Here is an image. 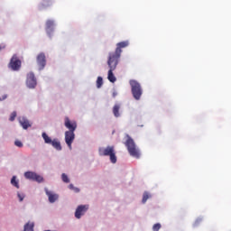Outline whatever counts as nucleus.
I'll list each match as a JSON object with an SVG mask.
<instances>
[{
	"label": "nucleus",
	"instance_id": "1",
	"mask_svg": "<svg viewBox=\"0 0 231 231\" xmlns=\"http://www.w3.org/2000/svg\"><path fill=\"white\" fill-rule=\"evenodd\" d=\"M99 156H109L111 163H116V152H115V146L108 145L98 148Z\"/></svg>",
	"mask_w": 231,
	"mask_h": 231
},
{
	"label": "nucleus",
	"instance_id": "2",
	"mask_svg": "<svg viewBox=\"0 0 231 231\" xmlns=\"http://www.w3.org/2000/svg\"><path fill=\"white\" fill-rule=\"evenodd\" d=\"M127 140L125 143V147L127 148V151L130 154V156H133V158H140V151L138 148H136V143H134V140L129 136V134H126Z\"/></svg>",
	"mask_w": 231,
	"mask_h": 231
},
{
	"label": "nucleus",
	"instance_id": "3",
	"mask_svg": "<svg viewBox=\"0 0 231 231\" xmlns=\"http://www.w3.org/2000/svg\"><path fill=\"white\" fill-rule=\"evenodd\" d=\"M129 84L131 86V91L134 98L135 100H140L142 98V95L143 94V90L142 89V85L135 79H131L129 81Z\"/></svg>",
	"mask_w": 231,
	"mask_h": 231
},
{
	"label": "nucleus",
	"instance_id": "4",
	"mask_svg": "<svg viewBox=\"0 0 231 231\" xmlns=\"http://www.w3.org/2000/svg\"><path fill=\"white\" fill-rule=\"evenodd\" d=\"M42 138H43V142L47 145H51L56 151H62V145L60 144V141H59L57 138L51 139V137L48 136V134H46V132H43L42 134Z\"/></svg>",
	"mask_w": 231,
	"mask_h": 231
},
{
	"label": "nucleus",
	"instance_id": "5",
	"mask_svg": "<svg viewBox=\"0 0 231 231\" xmlns=\"http://www.w3.org/2000/svg\"><path fill=\"white\" fill-rule=\"evenodd\" d=\"M129 46V42H121L117 43V47L115 52H109L108 59H112L114 60H117L119 62L120 57L122 55V48H127Z\"/></svg>",
	"mask_w": 231,
	"mask_h": 231
},
{
	"label": "nucleus",
	"instance_id": "6",
	"mask_svg": "<svg viewBox=\"0 0 231 231\" xmlns=\"http://www.w3.org/2000/svg\"><path fill=\"white\" fill-rule=\"evenodd\" d=\"M107 66L109 68L107 79L109 82H112L113 84H115V82H116V77H115V74L113 73V71L116 69V67L118 66V60L108 58Z\"/></svg>",
	"mask_w": 231,
	"mask_h": 231
},
{
	"label": "nucleus",
	"instance_id": "7",
	"mask_svg": "<svg viewBox=\"0 0 231 231\" xmlns=\"http://www.w3.org/2000/svg\"><path fill=\"white\" fill-rule=\"evenodd\" d=\"M23 176L25 180H30V181H36L37 183H42L44 181V177L37 174L35 171H25Z\"/></svg>",
	"mask_w": 231,
	"mask_h": 231
},
{
	"label": "nucleus",
	"instance_id": "8",
	"mask_svg": "<svg viewBox=\"0 0 231 231\" xmlns=\"http://www.w3.org/2000/svg\"><path fill=\"white\" fill-rule=\"evenodd\" d=\"M21 64H22L21 60H19L17 55L14 54L10 60L8 68H10L12 71H19V69H21Z\"/></svg>",
	"mask_w": 231,
	"mask_h": 231
},
{
	"label": "nucleus",
	"instance_id": "9",
	"mask_svg": "<svg viewBox=\"0 0 231 231\" xmlns=\"http://www.w3.org/2000/svg\"><path fill=\"white\" fill-rule=\"evenodd\" d=\"M88 210H89V205H79L74 213L76 219H81L82 216H86V212H88Z\"/></svg>",
	"mask_w": 231,
	"mask_h": 231
},
{
	"label": "nucleus",
	"instance_id": "10",
	"mask_svg": "<svg viewBox=\"0 0 231 231\" xmlns=\"http://www.w3.org/2000/svg\"><path fill=\"white\" fill-rule=\"evenodd\" d=\"M26 86L29 89H35V87L37 86V79H35V74H33V72L27 74Z\"/></svg>",
	"mask_w": 231,
	"mask_h": 231
},
{
	"label": "nucleus",
	"instance_id": "11",
	"mask_svg": "<svg viewBox=\"0 0 231 231\" xmlns=\"http://www.w3.org/2000/svg\"><path fill=\"white\" fill-rule=\"evenodd\" d=\"M73 142H75V132H65V143L68 145L69 151L73 149L71 146L73 144Z\"/></svg>",
	"mask_w": 231,
	"mask_h": 231
},
{
	"label": "nucleus",
	"instance_id": "12",
	"mask_svg": "<svg viewBox=\"0 0 231 231\" xmlns=\"http://www.w3.org/2000/svg\"><path fill=\"white\" fill-rule=\"evenodd\" d=\"M64 125L67 129H69V133H75L77 131V122L69 120V117H65Z\"/></svg>",
	"mask_w": 231,
	"mask_h": 231
},
{
	"label": "nucleus",
	"instance_id": "13",
	"mask_svg": "<svg viewBox=\"0 0 231 231\" xmlns=\"http://www.w3.org/2000/svg\"><path fill=\"white\" fill-rule=\"evenodd\" d=\"M44 192L49 199V203L59 201V194L50 190L48 188H44Z\"/></svg>",
	"mask_w": 231,
	"mask_h": 231
},
{
	"label": "nucleus",
	"instance_id": "14",
	"mask_svg": "<svg viewBox=\"0 0 231 231\" xmlns=\"http://www.w3.org/2000/svg\"><path fill=\"white\" fill-rule=\"evenodd\" d=\"M36 60L39 66V70L42 71V69L46 68V55L43 52H41L40 54H38Z\"/></svg>",
	"mask_w": 231,
	"mask_h": 231
},
{
	"label": "nucleus",
	"instance_id": "15",
	"mask_svg": "<svg viewBox=\"0 0 231 231\" xmlns=\"http://www.w3.org/2000/svg\"><path fill=\"white\" fill-rule=\"evenodd\" d=\"M45 30L47 35L51 38L53 36V32H55V21L47 20Z\"/></svg>",
	"mask_w": 231,
	"mask_h": 231
},
{
	"label": "nucleus",
	"instance_id": "16",
	"mask_svg": "<svg viewBox=\"0 0 231 231\" xmlns=\"http://www.w3.org/2000/svg\"><path fill=\"white\" fill-rule=\"evenodd\" d=\"M18 122H19L20 125L23 127V129L26 130V129H28V127H32L30 121L24 116L18 117Z\"/></svg>",
	"mask_w": 231,
	"mask_h": 231
},
{
	"label": "nucleus",
	"instance_id": "17",
	"mask_svg": "<svg viewBox=\"0 0 231 231\" xmlns=\"http://www.w3.org/2000/svg\"><path fill=\"white\" fill-rule=\"evenodd\" d=\"M120 107H122V105L116 103L114 106H113V115L116 118H120L121 115H120Z\"/></svg>",
	"mask_w": 231,
	"mask_h": 231
},
{
	"label": "nucleus",
	"instance_id": "18",
	"mask_svg": "<svg viewBox=\"0 0 231 231\" xmlns=\"http://www.w3.org/2000/svg\"><path fill=\"white\" fill-rule=\"evenodd\" d=\"M33 228H35V223L32 221H28L23 226V231H33Z\"/></svg>",
	"mask_w": 231,
	"mask_h": 231
},
{
	"label": "nucleus",
	"instance_id": "19",
	"mask_svg": "<svg viewBox=\"0 0 231 231\" xmlns=\"http://www.w3.org/2000/svg\"><path fill=\"white\" fill-rule=\"evenodd\" d=\"M11 185H13V187H15L16 189H20L19 180H17V176H13L12 177Z\"/></svg>",
	"mask_w": 231,
	"mask_h": 231
},
{
	"label": "nucleus",
	"instance_id": "20",
	"mask_svg": "<svg viewBox=\"0 0 231 231\" xmlns=\"http://www.w3.org/2000/svg\"><path fill=\"white\" fill-rule=\"evenodd\" d=\"M16 196H17L20 203H23V201H24V198H26V194H24L23 192H21V191H17Z\"/></svg>",
	"mask_w": 231,
	"mask_h": 231
},
{
	"label": "nucleus",
	"instance_id": "21",
	"mask_svg": "<svg viewBox=\"0 0 231 231\" xmlns=\"http://www.w3.org/2000/svg\"><path fill=\"white\" fill-rule=\"evenodd\" d=\"M51 5V0H43L42 4L40 5V10H43V8H48Z\"/></svg>",
	"mask_w": 231,
	"mask_h": 231
},
{
	"label": "nucleus",
	"instance_id": "22",
	"mask_svg": "<svg viewBox=\"0 0 231 231\" xmlns=\"http://www.w3.org/2000/svg\"><path fill=\"white\" fill-rule=\"evenodd\" d=\"M104 85V79H102V77H97V89H100V88H102V86Z\"/></svg>",
	"mask_w": 231,
	"mask_h": 231
},
{
	"label": "nucleus",
	"instance_id": "23",
	"mask_svg": "<svg viewBox=\"0 0 231 231\" xmlns=\"http://www.w3.org/2000/svg\"><path fill=\"white\" fill-rule=\"evenodd\" d=\"M61 181H63V183H69V177H68V174L66 173H62L61 174Z\"/></svg>",
	"mask_w": 231,
	"mask_h": 231
},
{
	"label": "nucleus",
	"instance_id": "24",
	"mask_svg": "<svg viewBox=\"0 0 231 231\" xmlns=\"http://www.w3.org/2000/svg\"><path fill=\"white\" fill-rule=\"evenodd\" d=\"M69 189L76 192V194H79V192H80V189H79L78 187H75L73 184H69Z\"/></svg>",
	"mask_w": 231,
	"mask_h": 231
},
{
	"label": "nucleus",
	"instance_id": "25",
	"mask_svg": "<svg viewBox=\"0 0 231 231\" xmlns=\"http://www.w3.org/2000/svg\"><path fill=\"white\" fill-rule=\"evenodd\" d=\"M16 116H17V112H15V111L12 112V114L9 117L10 122H14V120H15Z\"/></svg>",
	"mask_w": 231,
	"mask_h": 231
},
{
	"label": "nucleus",
	"instance_id": "26",
	"mask_svg": "<svg viewBox=\"0 0 231 231\" xmlns=\"http://www.w3.org/2000/svg\"><path fill=\"white\" fill-rule=\"evenodd\" d=\"M147 199H149V193L144 192L143 195V203H147Z\"/></svg>",
	"mask_w": 231,
	"mask_h": 231
},
{
	"label": "nucleus",
	"instance_id": "27",
	"mask_svg": "<svg viewBox=\"0 0 231 231\" xmlns=\"http://www.w3.org/2000/svg\"><path fill=\"white\" fill-rule=\"evenodd\" d=\"M162 228V225L160 223L154 224L152 226L153 231H159Z\"/></svg>",
	"mask_w": 231,
	"mask_h": 231
},
{
	"label": "nucleus",
	"instance_id": "28",
	"mask_svg": "<svg viewBox=\"0 0 231 231\" xmlns=\"http://www.w3.org/2000/svg\"><path fill=\"white\" fill-rule=\"evenodd\" d=\"M201 221H203V218L201 217L197 218L195 223L193 224V226H198L201 223Z\"/></svg>",
	"mask_w": 231,
	"mask_h": 231
},
{
	"label": "nucleus",
	"instance_id": "29",
	"mask_svg": "<svg viewBox=\"0 0 231 231\" xmlns=\"http://www.w3.org/2000/svg\"><path fill=\"white\" fill-rule=\"evenodd\" d=\"M14 145L16 146V147H23V142H21V141H19V140H16V141H14Z\"/></svg>",
	"mask_w": 231,
	"mask_h": 231
},
{
	"label": "nucleus",
	"instance_id": "30",
	"mask_svg": "<svg viewBox=\"0 0 231 231\" xmlns=\"http://www.w3.org/2000/svg\"><path fill=\"white\" fill-rule=\"evenodd\" d=\"M7 97H8V96L4 95L2 100H6Z\"/></svg>",
	"mask_w": 231,
	"mask_h": 231
},
{
	"label": "nucleus",
	"instance_id": "31",
	"mask_svg": "<svg viewBox=\"0 0 231 231\" xmlns=\"http://www.w3.org/2000/svg\"><path fill=\"white\" fill-rule=\"evenodd\" d=\"M116 95H118V93H116V91L113 92V97H116Z\"/></svg>",
	"mask_w": 231,
	"mask_h": 231
},
{
	"label": "nucleus",
	"instance_id": "32",
	"mask_svg": "<svg viewBox=\"0 0 231 231\" xmlns=\"http://www.w3.org/2000/svg\"><path fill=\"white\" fill-rule=\"evenodd\" d=\"M2 100H3V99L0 97V102H2Z\"/></svg>",
	"mask_w": 231,
	"mask_h": 231
},
{
	"label": "nucleus",
	"instance_id": "33",
	"mask_svg": "<svg viewBox=\"0 0 231 231\" xmlns=\"http://www.w3.org/2000/svg\"><path fill=\"white\" fill-rule=\"evenodd\" d=\"M2 48L0 47V51H1Z\"/></svg>",
	"mask_w": 231,
	"mask_h": 231
}]
</instances>
